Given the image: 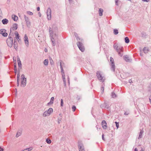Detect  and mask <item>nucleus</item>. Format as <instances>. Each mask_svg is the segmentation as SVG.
<instances>
[{"instance_id":"bb28decb","label":"nucleus","mask_w":151,"mask_h":151,"mask_svg":"<svg viewBox=\"0 0 151 151\" xmlns=\"http://www.w3.org/2000/svg\"><path fill=\"white\" fill-rule=\"evenodd\" d=\"M5 30L4 29H1L0 30V33L1 34L3 35V33H4Z\"/></svg>"},{"instance_id":"c756f323","label":"nucleus","mask_w":151,"mask_h":151,"mask_svg":"<svg viewBox=\"0 0 151 151\" xmlns=\"http://www.w3.org/2000/svg\"><path fill=\"white\" fill-rule=\"evenodd\" d=\"M72 110H73V111H75L76 109V107L75 106H73L72 107Z\"/></svg>"},{"instance_id":"6e6552de","label":"nucleus","mask_w":151,"mask_h":151,"mask_svg":"<svg viewBox=\"0 0 151 151\" xmlns=\"http://www.w3.org/2000/svg\"><path fill=\"white\" fill-rule=\"evenodd\" d=\"M102 128L104 129H106L107 128V123L105 120H103L101 122Z\"/></svg>"},{"instance_id":"2eb2a0df","label":"nucleus","mask_w":151,"mask_h":151,"mask_svg":"<svg viewBox=\"0 0 151 151\" xmlns=\"http://www.w3.org/2000/svg\"><path fill=\"white\" fill-rule=\"evenodd\" d=\"M17 28V25L16 24H14L13 27L12 28L13 30H16Z\"/></svg>"},{"instance_id":"7ed1b4c3","label":"nucleus","mask_w":151,"mask_h":151,"mask_svg":"<svg viewBox=\"0 0 151 151\" xmlns=\"http://www.w3.org/2000/svg\"><path fill=\"white\" fill-rule=\"evenodd\" d=\"M7 43L9 47L12 46L13 43V39L11 37H9L6 40Z\"/></svg>"},{"instance_id":"37998d69","label":"nucleus","mask_w":151,"mask_h":151,"mask_svg":"<svg viewBox=\"0 0 151 151\" xmlns=\"http://www.w3.org/2000/svg\"><path fill=\"white\" fill-rule=\"evenodd\" d=\"M3 148H1L0 147V151H3Z\"/></svg>"},{"instance_id":"423d86ee","label":"nucleus","mask_w":151,"mask_h":151,"mask_svg":"<svg viewBox=\"0 0 151 151\" xmlns=\"http://www.w3.org/2000/svg\"><path fill=\"white\" fill-rule=\"evenodd\" d=\"M51 10L50 9H48L47 11V18L48 20H50L51 18Z\"/></svg>"},{"instance_id":"a878e982","label":"nucleus","mask_w":151,"mask_h":151,"mask_svg":"<svg viewBox=\"0 0 151 151\" xmlns=\"http://www.w3.org/2000/svg\"><path fill=\"white\" fill-rule=\"evenodd\" d=\"M63 81L64 82V85L65 86H66V82H65V76H63Z\"/></svg>"},{"instance_id":"09e8293b","label":"nucleus","mask_w":151,"mask_h":151,"mask_svg":"<svg viewBox=\"0 0 151 151\" xmlns=\"http://www.w3.org/2000/svg\"><path fill=\"white\" fill-rule=\"evenodd\" d=\"M117 0H116V4L117 3Z\"/></svg>"},{"instance_id":"f8f14e48","label":"nucleus","mask_w":151,"mask_h":151,"mask_svg":"<svg viewBox=\"0 0 151 151\" xmlns=\"http://www.w3.org/2000/svg\"><path fill=\"white\" fill-rule=\"evenodd\" d=\"M14 61V63L15 64V63H16V60H14V58H13ZM14 65V72L15 74L17 73V67H16V65Z\"/></svg>"},{"instance_id":"de8ad7c7","label":"nucleus","mask_w":151,"mask_h":151,"mask_svg":"<svg viewBox=\"0 0 151 151\" xmlns=\"http://www.w3.org/2000/svg\"><path fill=\"white\" fill-rule=\"evenodd\" d=\"M134 151H138V150L137 148H135L134 150Z\"/></svg>"},{"instance_id":"9b49d317","label":"nucleus","mask_w":151,"mask_h":151,"mask_svg":"<svg viewBox=\"0 0 151 151\" xmlns=\"http://www.w3.org/2000/svg\"><path fill=\"white\" fill-rule=\"evenodd\" d=\"M79 151H85L84 149L83 146L81 144V145H80L79 146Z\"/></svg>"},{"instance_id":"dca6fc26","label":"nucleus","mask_w":151,"mask_h":151,"mask_svg":"<svg viewBox=\"0 0 151 151\" xmlns=\"http://www.w3.org/2000/svg\"><path fill=\"white\" fill-rule=\"evenodd\" d=\"M8 22V20L6 19H4L2 21V22L4 24H7Z\"/></svg>"},{"instance_id":"393cba45","label":"nucleus","mask_w":151,"mask_h":151,"mask_svg":"<svg viewBox=\"0 0 151 151\" xmlns=\"http://www.w3.org/2000/svg\"><path fill=\"white\" fill-rule=\"evenodd\" d=\"M114 33L115 35H117L118 33V31L117 29H114Z\"/></svg>"},{"instance_id":"f03ea898","label":"nucleus","mask_w":151,"mask_h":151,"mask_svg":"<svg viewBox=\"0 0 151 151\" xmlns=\"http://www.w3.org/2000/svg\"><path fill=\"white\" fill-rule=\"evenodd\" d=\"M14 35L15 36L14 37V45H15L16 44V41H19L20 40L19 39L20 36L19 35L18 32L17 31H15L14 32Z\"/></svg>"},{"instance_id":"603ef678","label":"nucleus","mask_w":151,"mask_h":151,"mask_svg":"<svg viewBox=\"0 0 151 151\" xmlns=\"http://www.w3.org/2000/svg\"><path fill=\"white\" fill-rule=\"evenodd\" d=\"M141 151H142V150H141ZM142 151H143V150H142Z\"/></svg>"},{"instance_id":"a18cd8bd","label":"nucleus","mask_w":151,"mask_h":151,"mask_svg":"<svg viewBox=\"0 0 151 151\" xmlns=\"http://www.w3.org/2000/svg\"><path fill=\"white\" fill-rule=\"evenodd\" d=\"M29 149H26L25 150V151H29Z\"/></svg>"},{"instance_id":"c85d7f7f","label":"nucleus","mask_w":151,"mask_h":151,"mask_svg":"<svg viewBox=\"0 0 151 151\" xmlns=\"http://www.w3.org/2000/svg\"><path fill=\"white\" fill-rule=\"evenodd\" d=\"M21 134V133L20 132H18L17 133L16 136L17 137H18Z\"/></svg>"},{"instance_id":"a211bd4d","label":"nucleus","mask_w":151,"mask_h":151,"mask_svg":"<svg viewBox=\"0 0 151 151\" xmlns=\"http://www.w3.org/2000/svg\"><path fill=\"white\" fill-rule=\"evenodd\" d=\"M119 47L118 46V44L117 43H115L114 45V49L116 50Z\"/></svg>"},{"instance_id":"6ab92c4d","label":"nucleus","mask_w":151,"mask_h":151,"mask_svg":"<svg viewBox=\"0 0 151 151\" xmlns=\"http://www.w3.org/2000/svg\"><path fill=\"white\" fill-rule=\"evenodd\" d=\"M53 110L52 108H50L47 111V112H48L49 114L50 115L51 113L53 112Z\"/></svg>"},{"instance_id":"ddd939ff","label":"nucleus","mask_w":151,"mask_h":151,"mask_svg":"<svg viewBox=\"0 0 151 151\" xmlns=\"http://www.w3.org/2000/svg\"><path fill=\"white\" fill-rule=\"evenodd\" d=\"M12 18L14 21H17L18 19V17L15 15H12Z\"/></svg>"},{"instance_id":"5701e85b","label":"nucleus","mask_w":151,"mask_h":151,"mask_svg":"<svg viewBox=\"0 0 151 151\" xmlns=\"http://www.w3.org/2000/svg\"><path fill=\"white\" fill-rule=\"evenodd\" d=\"M44 63L45 65H47L48 64V60L47 59H45L44 61Z\"/></svg>"},{"instance_id":"3c124183","label":"nucleus","mask_w":151,"mask_h":151,"mask_svg":"<svg viewBox=\"0 0 151 151\" xmlns=\"http://www.w3.org/2000/svg\"><path fill=\"white\" fill-rule=\"evenodd\" d=\"M71 0H69V1H71Z\"/></svg>"},{"instance_id":"79ce46f5","label":"nucleus","mask_w":151,"mask_h":151,"mask_svg":"<svg viewBox=\"0 0 151 151\" xmlns=\"http://www.w3.org/2000/svg\"><path fill=\"white\" fill-rule=\"evenodd\" d=\"M45 52H47V48H45Z\"/></svg>"},{"instance_id":"e433bc0d","label":"nucleus","mask_w":151,"mask_h":151,"mask_svg":"<svg viewBox=\"0 0 151 151\" xmlns=\"http://www.w3.org/2000/svg\"><path fill=\"white\" fill-rule=\"evenodd\" d=\"M112 96L114 98L116 96L115 94L114 93H112Z\"/></svg>"},{"instance_id":"cd10ccee","label":"nucleus","mask_w":151,"mask_h":151,"mask_svg":"<svg viewBox=\"0 0 151 151\" xmlns=\"http://www.w3.org/2000/svg\"><path fill=\"white\" fill-rule=\"evenodd\" d=\"M27 13L28 14L30 15H32L33 14V13L32 12L30 11H28L27 12Z\"/></svg>"},{"instance_id":"a19ab883","label":"nucleus","mask_w":151,"mask_h":151,"mask_svg":"<svg viewBox=\"0 0 151 151\" xmlns=\"http://www.w3.org/2000/svg\"><path fill=\"white\" fill-rule=\"evenodd\" d=\"M102 138L103 140H104V135L103 134L102 135Z\"/></svg>"},{"instance_id":"b1692460","label":"nucleus","mask_w":151,"mask_h":151,"mask_svg":"<svg viewBox=\"0 0 151 151\" xmlns=\"http://www.w3.org/2000/svg\"><path fill=\"white\" fill-rule=\"evenodd\" d=\"M20 75L19 74V73H18L17 74V84L18 86L19 85V77Z\"/></svg>"},{"instance_id":"4468645a","label":"nucleus","mask_w":151,"mask_h":151,"mask_svg":"<svg viewBox=\"0 0 151 151\" xmlns=\"http://www.w3.org/2000/svg\"><path fill=\"white\" fill-rule=\"evenodd\" d=\"M17 62H18V65L19 66V67H20L21 66L22 64L19 58H18L17 59Z\"/></svg>"},{"instance_id":"8fccbe9b","label":"nucleus","mask_w":151,"mask_h":151,"mask_svg":"<svg viewBox=\"0 0 151 151\" xmlns=\"http://www.w3.org/2000/svg\"><path fill=\"white\" fill-rule=\"evenodd\" d=\"M150 103L151 104V99H150Z\"/></svg>"},{"instance_id":"9d476101","label":"nucleus","mask_w":151,"mask_h":151,"mask_svg":"<svg viewBox=\"0 0 151 151\" xmlns=\"http://www.w3.org/2000/svg\"><path fill=\"white\" fill-rule=\"evenodd\" d=\"M24 41L26 44L28 45L29 44L28 40V37L26 35H25L24 37Z\"/></svg>"},{"instance_id":"ea45409f","label":"nucleus","mask_w":151,"mask_h":151,"mask_svg":"<svg viewBox=\"0 0 151 151\" xmlns=\"http://www.w3.org/2000/svg\"><path fill=\"white\" fill-rule=\"evenodd\" d=\"M101 90H102V91H104V88L103 87H101Z\"/></svg>"},{"instance_id":"473e14b6","label":"nucleus","mask_w":151,"mask_h":151,"mask_svg":"<svg viewBox=\"0 0 151 151\" xmlns=\"http://www.w3.org/2000/svg\"><path fill=\"white\" fill-rule=\"evenodd\" d=\"M115 123L116 124V127H117V128L118 129L119 127V123L117 122H115Z\"/></svg>"},{"instance_id":"49530a36","label":"nucleus","mask_w":151,"mask_h":151,"mask_svg":"<svg viewBox=\"0 0 151 151\" xmlns=\"http://www.w3.org/2000/svg\"><path fill=\"white\" fill-rule=\"evenodd\" d=\"M74 35H75L76 36H77V33H75L74 34Z\"/></svg>"},{"instance_id":"412c9836","label":"nucleus","mask_w":151,"mask_h":151,"mask_svg":"<svg viewBox=\"0 0 151 151\" xmlns=\"http://www.w3.org/2000/svg\"><path fill=\"white\" fill-rule=\"evenodd\" d=\"M49 113L47 111H45L43 114V116H47L48 115H50L49 114H48Z\"/></svg>"},{"instance_id":"1a4fd4ad","label":"nucleus","mask_w":151,"mask_h":151,"mask_svg":"<svg viewBox=\"0 0 151 151\" xmlns=\"http://www.w3.org/2000/svg\"><path fill=\"white\" fill-rule=\"evenodd\" d=\"M116 51L118 52V54L121 56H122V54L121 53V52L123 51V47H119L116 49Z\"/></svg>"},{"instance_id":"aec40b11","label":"nucleus","mask_w":151,"mask_h":151,"mask_svg":"<svg viewBox=\"0 0 151 151\" xmlns=\"http://www.w3.org/2000/svg\"><path fill=\"white\" fill-rule=\"evenodd\" d=\"M124 60L127 62H129L130 61L128 57L126 56L124 57Z\"/></svg>"},{"instance_id":"0eeeda50","label":"nucleus","mask_w":151,"mask_h":151,"mask_svg":"<svg viewBox=\"0 0 151 151\" xmlns=\"http://www.w3.org/2000/svg\"><path fill=\"white\" fill-rule=\"evenodd\" d=\"M110 61L111 62V68H112L113 70L114 71L115 66L114 64V59L112 58H110Z\"/></svg>"},{"instance_id":"4c0bfd02","label":"nucleus","mask_w":151,"mask_h":151,"mask_svg":"<svg viewBox=\"0 0 151 151\" xmlns=\"http://www.w3.org/2000/svg\"><path fill=\"white\" fill-rule=\"evenodd\" d=\"M129 114V113L128 112H126L124 113V114L125 115H127Z\"/></svg>"},{"instance_id":"39448f33","label":"nucleus","mask_w":151,"mask_h":151,"mask_svg":"<svg viewBox=\"0 0 151 151\" xmlns=\"http://www.w3.org/2000/svg\"><path fill=\"white\" fill-rule=\"evenodd\" d=\"M26 78H25L24 76L23 75L21 76V84L23 86L26 83Z\"/></svg>"},{"instance_id":"72a5a7b5","label":"nucleus","mask_w":151,"mask_h":151,"mask_svg":"<svg viewBox=\"0 0 151 151\" xmlns=\"http://www.w3.org/2000/svg\"><path fill=\"white\" fill-rule=\"evenodd\" d=\"M54 100V98L53 97H52L51 99L50 102L51 103H53V101Z\"/></svg>"},{"instance_id":"f3484780","label":"nucleus","mask_w":151,"mask_h":151,"mask_svg":"<svg viewBox=\"0 0 151 151\" xmlns=\"http://www.w3.org/2000/svg\"><path fill=\"white\" fill-rule=\"evenodd\" d=\"M103 12V10L101 9H100L99 10V15L101 16L102 15V13Z\"/></svg>"},{"instance_id":"f257e3e1","label":"nucleus","mask_w":151,"mask_h":151,"mask_svg":"<svg viewBox=\"0 0 151 151\" xmlns=\"http://www.w3.org/2000/svg\"><path fill=\"white\" fill-rule=\"evenodd\" d=\"M96 76L98 79L102 82H103L105 80L104 77L101 76L100 71H98L97 72Z\"/></svg>"},{"instance_id":"f704fd0d","label":"nucleus","mask_w":151,"mask_h":151,"mask_svg":"<svg viewBox=\"0 0 151 151\" xmlns=\"http://www.w3.org/2000/svg\"><path fill=\"white\" fill-rule=\"evenodd\" d=\"M146 48L145 47L144 48L143 51L145 52H148V50H146Z\"/></svg>"},{"instance_id":"2f4dec72","label":"nucleus","mask_w":151,"mask_h":151,"mask_svg":"<svg viewBox=\"0 0 151 151\" xmlns=\"http://www.w3.org/2000/svg\"><path fill=\"white\" fill-rule=\"evenodd\" d=\"M2 35L4 37H6L8 35V34L7 33L5 32L4 33H3V34Z\"/></svg>"},{"instance_id":"c03bdc74","label":"nucleus","mask_w":151,"mask_h":151,"mask_svg":"<svg viewBox=\"0 0 151 151\" xmlns=\"http://www.w3.org/2000/svg\"><path fill=\"white\" fill-rule=\"evenodd\" d=\"M40 8L39 7H38L37 8V10L38 11H39L40 10Z\"/></svg>"},{"instance_id":"c9c22d12","label":"nucleus","mask_w":151,"mask_h":151,"mask_svg":"<svg viewBox=\"0 0 151 151\" xmlns=\"http://www.w3.org/2000/svg\"><path fill=\"white\" fill-rule=\"evenodd\" d=\"M63 100L62 99H61V106H63Z\"/></svg>"},{"instance_id":"20e7f679","label":"nucleus","mask_w":151,"mask_h":151,"mask_svg":"<svg viewBox=\"0 0 151 151\" xmlns=\"http://www.w3.org/2000/svg\"><path fill=\"white\" fill-rule=\"evenodd\" d=\"M77 45L79 49L82 52H83L84 51L85 48L84 46H83V45L81 42H78L77 43Z\"/></svg>"},{"instance_id":"58836bf2","label":"nucleus","mask_w":151,"mask_h":151,"mask_svg":"<svg viewBox=\"0 0 151 151\" xmlns=\"http://www.w3.org/2000/svg\"><path fill=\"white\" fill-rule=\"evenodd\" d=\"M149 0H142V1H146V2H148V1H149Z\"/></svg>"},{"instance_id":"7c9ffc66","label":"nucleus","mask_w":151,"mask_h":151,"mask_svg":"<svg viewBox=\"0 0 151 151\" xmlns=\"http://www.w3.org/2000/svg\"><path fill=\"white\" fill-rule=\"evenodd\" d=\"M46 142L48 144H50L51 143V142L50 140L49 139H47Z\"/></svg>"},{"instance_id":"4be33fe9","label":"nucleus","mask_w":151,"mask_h":151,"mask_svg":"<svg viewBox=\"0 0 151 151\" xmlns=\"http://www.w3.org/2000/svg\"><path fill=\"white\" fill-rule=\"evenodd\" d=\"M125 41L126 43H128L129 42V38L127 37H126L125 38Z\"/></svg>"}]
</instances>
